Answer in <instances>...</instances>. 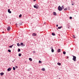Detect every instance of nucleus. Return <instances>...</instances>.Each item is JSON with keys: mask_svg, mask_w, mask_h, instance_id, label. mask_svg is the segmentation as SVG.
I'll use <instances>...</instances> for the list:
<instances>
[{"mask_svg": "<svg viewBox=\"0 0 79 79\" xmlns=\"http://www.w3.org/2000/svg\"><path fill=\"white\" fill-rule=\"evenodd\" d=\"M72 56L73 57V60L74 61H76V56H74V55H73Z\"/></svg>", "mask_w": 79, "mask_h": 79, "instance_id": "f257e3e1", "label": "nucleus"}, {"mask_svg": "<svg viewBox=\"0 0 79 79\" xmlns=\"http://www.w3.org/2000/svg\"><path fill=\"white\" fill-rule=\"evenodd\" d=\"M58 10L59 11H61L63 9L62 8V7H61L60 6H59L58 7Z\"/></svg>", "mask_w": 79, "mask_h": 79, "instance_id": "f03ea898", "label": "nucleus"}, {"mask_svg": "<svg viewBox=\"0 0 79 79\" xmlns=\"http://www.w3.org/2000/svg\"><path fill=\"white\" fill-rule=\"evenodd\" d=\"M38 6V5L35 4V5H34V7L35 8L37 9V8H38V6Z\"/></svg>", "mask_w": 79, "mask_h": 79, "instance_id": "7ed1b4c3", "label": "nucleus"}, {"mask_svg": "<svg viewBox=\"0 0 79 79\" xmlns=\"http://www.w3.org/2000/svg\"><path fill=\"white\" fill-rule=\"evenodd\" d=\"M37 35V34L35 33H33L32 34V36H33L34 37H35V36H36Z\"/></svg>", "mask_w": 79, "mask_h": 79, "instance_id": "20e7f679", "label": "nucleus"}, {"mask_svg": "<svg viewBox=\"0 0 79 79\" xmlns=\"http://www.w3.org/2000/svg\"><path fill=\"white\" fill-rule=\"evenodd\" d=\"M7 30L8 31H10L11 30V27H8Z\"/></svg>", "mask_w": 79, "mask_h": 79, "instance_id": "39448f33", "label": "nucleus"}, {"mask_svg": "<svg viewBox=\"0 0 79 79\" xmlns=\"http://www.w3.org/2000/svg\"><path fill=\"white\" fill-rule=\"evenodd\" d=\"M8 12L9 13H11V11H10V9H8Z\"/></svg>", "mask_w": 79, "mask_h": 79, "instance_id": "423d86ee", "label": "nucleus"}, {"mask_svg": "<svg viewBox=\"0 0 79 79\" xmlns=\"http://www.w3.org/2000/svg\"><path fill=\"white\" fill-rule=\"evenodd\" d=\"M53 15L54 16H56V13L55 12H53Z\"/></svg>", "mask_w": 79, "mask_h": 79, "instance_id": "0eeeda50", "label": "nucleus"}, {"mask_svg": "<svg viewBox=\"0 0 79 79\" xmlns=\"http://www.w3.org/2000/svg\"><path fill=\"white\" fill-rule=\"evenodd\" d=\"M23 24V23L22 22H19V26H21Z\"/></svg>", "mask_w": 79, "mask_h": 79, "instance_id": "6e6552de", "label": "nucleus"}, {"mask_svg": "<svg viewBox=\"0 0 79 79\" xmlns=\"http://www.w3.org/2000/svg\"><path fill=\"white\" fill-rule=\"evenodd\" d=\"M11 69L10 68H9L7 69V71H11Z\"/></svg>", "mask_w": 79, "mask_h": 79, "instance_id": "1a4fd4ad", "label": "nucleus"}, {"mask_svg": "<svg viewBox=\"0 0 79 79\" xmlns=\"http://www.w3.org/2000/svg\"><path fill=\"white\" fill-rule=\"evenodd\" d=\"M61 52V49H59L58 50H57V52Z\"/></svg>", "mask_w": 79, "mask_h": 79, "instance_id": "9d476101", "label": "nucleus"}, {"mask_svg": "<svg viewBox=\"0 0 79 79\" xmlns=\"http://www.w3.org/2000/svg\"><path fill=\"white\" fill-rule=\"evenodd\" d=\"M1 76H3L4 74V73H1Z\"/></svg>", "mask_w": 79, "mask_h": 79, "instance_id": "9b49d317", "label": "nucleus"}, {"mask_svg": "<svg viewBox=\"0 0 79 79\" xmlns=\"http://www.w3.org/2000/svg\"><path fill=\"white\" fill-rule=\"evenodd\" d=\"M57 64H58V65H59V66H61V63H58Z\"/></svg>", "mask_w": 79, "mask_h": 79, "instance_id": "f8f14e48", "label": "nucleus"}, {"mask_svg": "<svg viewBox=\"0 0 79 79\" xmlns=\"http://www.w3.org/2000/svg\"><path fill=\"white\" fill-rule=\"evenodd\" d=\"M18 52H20V51H21V49H19V48H18Z\"/></svg>", "mask_w": 79, "mask_h": 79, "instance_id": "ddd939ff", "label": "nucleus"}, {"mask_svg": "<svg viewBox=\"0 0 79 79\" xmlns=\"http://www.w3.org/2000/svg\"><path fill=\"white\" fill-rule=\"evenodd\" d=\"M52 35H55V34L54 33H52Z\"/></svg>", "mask_w": 79, "mask_h": 79, "instance_id": "4468645a", "label": "nucleus"}, {"mask_svg": "<svg viewBox=\"0 0 79 79\" xmlns=\"http://www.w3.org/2000/svg\"><path fill=\"white\" fill-rule=\"evenodd\" d=\"M13 45H11V46H10L9 47L10 48H12V47H13Z\"/></svg>", "mask_w": 79, "mask_h": 79, "instance_id": "2eb2a0df", "label": "nucleus"}, {"mask_svg": "<svg viewBox=\"0 0 79 79\" xmlns=\"http://www.w3.org/2000/svg\"><path fill=\"white\" fill-rule=\"evenodd\" d=\"M42 71H45V68H42Z\"/></svg>", "mask_w": 79, "mask_h": 79, "instance_id": "dca6fc26", "label": "nucleus"}, {"mask_svg": "<svg viewBox=\"0 0 79 79\" xmlns=\"http://www.w3.org/2000/svg\"><path fill=\"white\" fill-rule=\"evenodd\" d=\"M20 46V44H19V43H17V46H18V47H19Z\"/></svg>", "mask_w": 79, "mask_h": 79, "instance_id": "f3484780", "label": "nucleus"}, {"mask_svg": "<svg viewBox=\"0 0 79 79\" xmlns=\"http://www.w3.org/2000/svg\"><path fill=\"white\" fill-rule=\"evenodd\" d=\"M29 60H30V61H32V59L31 58H29Z\"/></svg>", "mask_w": 79, "mask_h": 79, "instance_id": "a211bd4d", "label": "nucleus"}, {"mask_svg": "<svg viewBox=\"0 0 79 79\" xmlns=\"http://www.w3.org/2000/svg\"><path fill=\"white\" fill-rule=\"evenodd\" d=\"M61 27H58V29H61Z\"/></svg>", "mask_w": 79, "mask_h": 79, "instance_id": "6ab92c4d", "label": "nucleus"}, {"mask_svg": "<svg viewBox=\"0 0 79 79\" xmlns=\"http://www.w3.org/2000/svg\"><path fill=\"white\" fill-rule=\"evenodd\" d=\"M63 53L64 55H65V54H66V52L65 51L63 52Z\"/></svg>", "mask_w": 79, "mask_h": 79, "instance_id": "aec40b11", "label": "nucleus"}, {"mask_svg": "<svg viewBox=\"0 0 79 79\" xmlns=\"http://www.w3.org/2000/svg\"><path fill=\"white\" fill-rule=\"evenodd\" d=\"M19 56H21V53L19 54Z\"/></svg>", "mask_w": 79, "mask_h": 79, "instance_id": "412c9836", "label": "nucleus"}, {"mask_svg": "<svg viewBox=\"0 0 79 79\" xmlns=\"http://www.w3.org/2000/svg\"><path fill=\"white\" fill-rule=\"evenodd\" d=\"M52 52H54V50H53V49H52Z\"/></svg>", "mask_w": 79, "mask_h": 79, "instance_id": "4be33fe9", "label": "nucleus"}, {"mask_svg": "<svg viewBox=\"0 0 79 79\" xmlns=\"http://www.w3.org/2000/svg\"><path fill=\"white\" fill-rule=\"evenodd\" d=\"M39 63H42V61L40 60H39Z\"/></svg>", "mask_w": 79, "mask_h": 79, "instance_id": "5701e85b", "label": "nucleus"}, {"mask_svg": "<svg viewBox=\"0 0 79 79\" xmlns=\"http://www.w3.org/2000/svg\"><path fill=\"white\" fill-rule=\"evenodd\" d=\"M13 70H14V71H15V69H16L15 68V67H13Z\"/></svg>", "mask_w": 79, "mask_h": 79, "instance_id": "b1692460", "label": "nucleus"}, {"mask_svg": "<svg viewBox=\"0 0 79 79\" xmlns=\"http://www.w3.org/2000/svg\"><path fill=\"white\" fill-rule=\"evenodd\" d=\"M21 16H22V15H21V14H20V15H19V18H21Z\"/></svg>", "mask_w": 79, "mask_h": 79, "instance_id": "393cba45", "label": "nucleus"}, {"mask_svg": "<svg viewBox=\"0 0 79 79\" xmlns=\"http://www.w3.org/2000/svg\"><path fill=\"white\" fill-rule=\"evenodd\" d=\"M21 45H24L23 44V43H21Z\"/></svg>", "mask_w": 79, "mask_h": 79, "instance_id": "a878e982", "label": "nucleus"}, {"mask_svg": "<svg viewBox=\"0 0 79 79\" xmlns=\"http://www.w3.org/2000/svg\"><path fill=\"white\" fill-rule=\"evenodd\" d=\"M8 52H11V50H8Z\"/></svg>", "mask_w": 79, "mask_h": 79, "instance_id": "bb28decb", "label": "nucleus"}, {"mask_svg": "<svg viewBox=\"0 0 79 79\" xmlns=\"http://www.w3.org/2000/svg\"><path fill=\"white\" fill-rule=\"evenodd\" d=\"M67 10V8H65L64 9V11H66Z\"/></svg>", "mask_w": 79, "mask_h": 79, "instance_id": "cd10ccee", "label": "nucleus"}, {"mask_svg": "<svg viewBox=\"0 0 79 79\" xmlns=\"http://www.w3.org/2000/svg\"><path fill=\"white\" fill-rule=\"evenodd\" d=\"M69 19H72V17H69Z\"/></svg>", "mask_w": 79, "mask_h": 79, "instance_id": "c85d7f7f", "label": "nucleus"}, {"mask_svg": "<svg viewBox=\"0 0 79 79\" xmlns=\"http://www.w3.org/2000/svg\"><path fill=\"white\" fill-rule=\"evenodd\" d=\"M15 68H18V66H16L15 67Z\"/></svg>", "mask_w": 79, "mask_h": 79, "instance_id": "c756f323", "label": "nucleus"}, {"mask_svg": "<svg viewBox=\"0 0 79 79\" xmlns=\"http://www.w3.org/2000/svg\"><path fill=\"white\" fill-rule=\"evenodd\" d=\"M73 37H74V38H75V39H76V37H75V36L73 35Z\"/></svg>", "mask_w": 79, "mask_h": 79, "instance_id": "7c9ffc66", "label": "nucleus"}, {"mask_svg": "<svg viewBox=\"0 0 79 79\" xmlns=\"http://www.w3.org/2000/svg\"><path fill=\"white\" fill-rule=\"evenodd\" d=\"M14 61H15V60H14L12 61V63H14Z\"/></svg>", "mask_w": 79, "mask_h": 79, "instance_id": "2f4dec72", "label": "nucleus"}, {"mask_svg": "<svg viewBox=\"0 0 79 79\" xmlns=\"http://www.w3.org/2000/svg\"><path fill=\"white\" fill-rule=\"evenodd\" d=\"M33 53H35V51H33Z\"/></svg>", "mask_w": 79, "mask_h": 79, "instance_id": "473e14b6", "label": "nucleus"}, {"mask_svg": "<svg viewBox=\"0 0 79 79\" xmlns=\"http://www.w3.org/2000/svg\"><path fill=\"white\" fill-rule=\"evenodd\" d=\"M15 25H16V26H17V25H18V24L17 23H16Z\"/></svg>", "mask_w": 79, "mask_h": 79, "instance_id": "72a5a7b5", "label": "nucleus"}, {"mask_svg": "<svg viewBox=\"0 0 79 79\" xmlns=\"http://www.w3.org/2000/svg\"><path fill=\"white\" fill-rule=\"evenodd\" d=\"M56 27H58V25H56Z\"/></svg>", "mask_w": 79, "mask_h": 79, "instance_id": "f704fd0d", "label": "nucleus"}, {"mask_svg": "<svg viewBox=\"0 0 79 79\" xmlns=\"http://www.w3.org/2000/svg\"><path fill=\"white\" fill-rule=\"evenodd\" d=\"M72 5H74V4H72Z\"/></svg>", "mask_w": 79, "mask_h": 79, "instance_id": "c9c22d12", "label": "nucleus"}, {"mask_svg": "<svg viewBox=\"0 0 79 79\" xmlns=\"http://www.w3.org/2000/svg\"><path fill=\"white\" fill-rule=\"evenodd\" d=\"M2 33H3V34H4V31H3V32H2Z\"/></svg>", "mask_w": 79, "mask_h": 79, "instance_id": "e433bc0d", "label": "nucleus"}, {"mask_svg": "<svg viewBox=\"0 0 79 79\" xmlns=\"http://www.w3.org/2000/svg\"><path fill=\"white\" fill-rule=\"evenodd\" d=\"M59 79H60V78H59Z\"/></svg>", "mask_w": 79, "mask_h": 79, "instance_id": "4c0bfd02", "label": "nucleus"}, {"mask_svg": "<svg viewBox=\"0 0 79 79\" xmlns=\"http://www.w3.org/2000/svg\"><path fill=\"white\" fill-rule=\"evenodd\" d=\"M67 58H68V57H67Z\"/></svg>", "mask_w": 79, "mask_h": 79, "instance_id": "58836bf2", "label": "nucleus"}, {"mask_svg": "<svg viewBox=\"0 0 79 79\" xmlns=\"http://www.w3.org/2000/svg\"><path fill=\"white\" fill-rule=\"evenodd\" d=\"M62 6V7H63V6Z\"/></svg>", "mask_w": 79, "mask_h": 79, "instance_id": "ea45409f", "label": "nucleus"}]
</instances>
